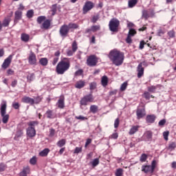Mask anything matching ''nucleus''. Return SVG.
I'll list each match as a JSON object with an SVG mask.
<instances>
[{"label":"nucleus","instance_id":"1","mask_svg":"<svg viewBox=\"0 0 176 176\" xmlns=\"http://www.w3.org/2000/svg\"><path fill=\"white\" fill-rule=\"evenodd\" d=\"M109 58L111 63L116 67H120L124 61V53L114 49L110 51Z\"/></svg>","mask_w":176,"mask_h":176},{"label":"nucleus","instance_id":"2","mask_svg":"<svg viewBox=\"0 0 176 176\" xmlns=\"http://www.w3.org/2000/svg\"><path fill=\"white\" fill-rule=\"evenodd\" d=\"M71 67V61L69 58H63L56 67V72L58 75H64Z\"/></svg>","mask_w":176,"mask_h":176},{"label":"nucleus","instance_id":"3","mask_svg":"<svg viewBox=\"0 0 176 176\" xmlns=\"http://www.w3.org/2000/svg\"><path fill=\"white\" fill-rule=\"evenodd\" d=\"M39 125V121H30L28 122L29 126L26 129V134L29 138H34L36 135V130H35V126Z\"/></svg>","mask_w":176,"mask_h":176},{"label":"nucleus","instance_id":"4","mask_svg":"<svg viewBox=\"0 0 176 176\" xmlns=\"http://www.w3.org/2000/svg\"><path fill=\"white\" fill-rule=\"evenodd\" d=\"M8 108V104L6 103V101L3 100V102L1 104L0 108V113L1 116L2 118V122L4 123V124H6L8 122H9V114H6V109Z\"/></svg>","mask_w":176,"mask_h":176},{"label":"nucleus","instance_id":"5","mask_svg":"<svg viewBox=\"0 0 176 176\" xmlns=\"http://www.w3.org/2000/svg\"><path fill=\"white\" fill-rule=\"evenodd\" d=\"M120 21L116 18H113L109 23V28L111 32H118Z\"/></svg>","mask_w":176,"mask_h":176},{"label":"nucleus","instance_id":"6","mask_svg":"<svg viewBox=\"0 0 176 176\" xmlns=\"http://www.w3.org/2000/svg\"><path fill=\"white\" fill-rule=\"evenodd\" d=\"M155 168H156V160H153L151 165H142V171L145 173V174H153L155 172Z\"/></svg>","mask_w":176,"mask_h":176},{"label":"nucleus","instance_id":"7","mask_svg":"<svg viewBox=\"0 0 176 176\" xmlns=\"http://www.w3.org/2000/svg\"><path fill=\"white\" fill-rule=\"evenodd\" d=\"M89 102H94V96L91 94L82 97L80 100V107H86L89 104Z\"/></svg>","mask_w":176,"mask_h":176},{"label":"nucleus","instance_id":"8","mask_svg":"<svg viewBox=\"0 0 176 176\" xmlns=\"http://www.w3.org/2000/svg\"><path fill=\"white\" fill-rule=\"evenodd\" d=\"M86 64L88 67H96L98 64V58L96 55H90L87 58Z\"/></svg>","mask_w":176,"mask_h":176},{"label":"nucleus","instance_id":"9","mask_svg":"<svg viewBox=\"0 0 176 176\" xmlns=\"http://www.w3.org/2000/svg\"><path fill=\"white\" fill-rule=\"evenodd\" d=\"M59 34L62 38H67L68 34H69V27H68V25L64 24L60 26Z\"/></svg>","mask_w":176,"mask_h":176},{"label":"nucleus","instance_id":"10","mask_svg":"<svg viewBox=\"0 0 176 176\" xmlns=\"http://www.w3.org/2000/svg\"><path fill=\"white\" fill-rule=\"evenodd\" d=\"M94 8V3L91 1H86L82 7V14H87L91 9Z\"/></svg>","mask_w":176,"mask_h":176},{"label":"nucleus","instance_id":"11","mask_svg":"<svg viewBox=\"0 0 176 176\" xmlns=\"http://www.w3.org/2000/svg\"><path fill=\"white\" fill-rule=\"evenodd\" d=\"M13 58L12 55H10L7 58H6L1 65V68L3 69H8L9 67H10V64L12 63V60Z\"/></svg>","mask_w":176,"mask_h":176},{"label":"nucleus","instance_id":"12","mask_svg":"<svg viewBox=\"0 0 176 176\" xmlns=\"http://www.w3.org/2000/svg\"><path fill=\"white\" fill-rule=\"evenodd\" d=\"M36 60V55L35 53L32 52V51L30 52V54L28 56V63L30 65H36L37 63Z\"/></svg>","mask_w":176,"mask_h":176},{"label":"nucleus","instance_id":"13","mask_svg":"<svg viewBox=\"0 0 176 176\" xmlns=\"http://www.w3.org/2000/svg\"><path fill=\"white\" fill-rule=\"evenodd\" d=\"M155 16V12L152 10L149 14V12L146 10H143L142 12V19L144 20H148L149 17H153Z\"/></svg>","mask_w":176,"mask_h":176},{"label":"nucleus","instance_id":"14","mask_svg":"<svg viewBox=\"0 0 176 176\" xmlns=\"http://www.w3.org/2000/svg\"><path fill=\"white\" fill-rule=\"evenodd\" d=\"M144 64H145V62H142L140 63L137 67V72H138V78L140 79L141 78H142V76H144V67H142V65H144Z\"/></svg>","mask_w":176,"mask_h":176},{"label":"nucleus","instance_id":"15","mask_svg":"<svg viewBox=\"0 0 176 176\" xmlns=\"http://www.w3.org/2000/svg\"><path fill=\"white\" fill-rule=\"evenodd\" d=\"M146 115V113L145 111V108H138L136 110V116L137 119L140 120V119H142L144 116Z\"/></svg>","mask_w":176,"mask_h":176},{"label":"nucleus","instance_id":"16","mask_svg":"<svg viewBox=\"0 0 176 176\" xmlns=\"http://www.w3.org/2000/svg\"><path fill=\"white\" fill-rule=\"evenodd\" d=\"M64 101H65V98L64 97V95H61L57 102L58 107H59L60 109H64V107H65V103Z\"/></svg>","mask_w":176,"mask_h":176},{"label":"nucleus","instance_id":"17","mask_svg":"<svg viewBox=\"0 0 176 176\" xmlns=\"http://www.w3.org/2000/svg\"><path fill=\"white\" fill-rule=\"evenodd\" d=\"M44 118H47V119H55L56 114L53 112V110L48 109L44 114Z\"/></svg>","mask_w":176,"mask_h":176},{"label":"nucleus","instance_id":"18","mask_svg":"<svg viewBox=\"0 0 176 176\" xmlns=\"http://www.w3.org/2000/svg\"><path fill=\"white\" fill-rule=\"evenodd\" d=\"M52 25V20L46 19L41 25V30H49Z\"/></svg>","mask_w":176,"mask_h":176},{"label":"nucleus","instance_id":"19","mask_svg":"<svg viewBox=\"0 0 176 176\" xmlns=\"http://www.w3.org/2000/svg\"><path fill=\"white\" fill-rule=\"evenodd\" d=\"M21 102L24 104H30V105H34V98L28 97V96H23L21 99Z\"/></svg>","mask_w":176,"mask_h":176},{"label":"nucleus","instance_id":"20","mask_svg":"<svg viewBox=\"0 0 176 176\" xmlns=\"http://www.w3.org/2000/svg\"><path fill=\"white\" fill-rule=\"evenodd\" d=\"M23 17V11L16 10L14 13V23H19V20H21Z\"/></svg>","mask_w":176,"mask_h":176},{"label":"nucleus","instance_id":"21","mask_svg":"<svg viewBox=\"0 0 176 176\" xmlns=\"http://www.w3.org/2000/svg\"><path fill=\"white\" fill-rule=\"evenodd\" d=\"M30 173H31L30 166H24L22 171L19 173V176H27L28 174H30Z\"/></svg>","mask_w":176,"mask_h":176},{"label":"nucleus","instance_id":"22","mask_svg":"<svg viewBox=\"0 0 176 176\" xmlns=\"http://www.w3.org/2000/svg\"><path fill=\"white\" fill-rule=\"evenodd\" d=\"M85 86H86V82L83 80H80L75 84L76 89H83Z\"/></svg>","mask_w":176,"mask_h":176},{"label":"nucleus","instance_id":"23","mask_svg":"<svg viewBox=\"0 0 176 176\" xmlns=\"http://www.w3.org/2000/svg\"><path fill=\"white\" fill-rule=\"evenodd\" d=\"M30 34L26 33H22L21 34V41H22V42H25V43H27L30 42Z\"/></svg>","mask_w":176,"mask_h":176},{"label":"nucleus","instance_id":"24","mask_svg":"<svg viewBox=\"0 0 176 176\" xmlns=\"http://www.w3.org/2000/svg\"><path fill=\"white\" fill-rule=\"evenodd\" d=\"M155 120H156V116L155 115H147L146 118V122L147 123H155Z\"/></svg>","mask_w":176,"mask_h":176},{"label":"nucleus","instance_id":"25","mask_svg":"<svg viewBox=\"0 0 176 176\" xmlns=\"http://www.w3.org/2000/svg\"><path fill=\"white\" fill-rule=\"evenodd\" d=\"M153 135V133H152L151 131H146L144 134V137L146 139V141H151Z\"/></svg>","mask_w":176,"mask_h":176},{"label":"nucleus","instance_id":"26","mask_svg":"<svg viewBox=\"0 0 176 176\" xmlns=\"http://www.w3.org/2000/svg\"><path fill=\"white\" fill-rule=\"evenodd\" d=\"M139 129H140V126L138 125L132 126L129 132V135H133L135 134V133L138 131Z\"/></svg>","mask_w":176,"mask_h":176},{"label":"nucleus","instance_id":"27","mask_svg":"<svg viewBox=\"0 0 176 176\" xmlns=\"http://www.w3.org/2000/svg\"><path fill=\"white\" fill-rule=\"evenodd\" d=\"M10 21H12V18L10 16H8L5 18L3 21L2 26L3 27H9V24H10Z\"/></svg>","mask_w":176,"mask_h":176},{"label":"nucleus","instance_id":"28","mask_svg":"<svg viewBox=\"0 0 176 176\" xmlns=\"http://www.w3.org/2000/svg\"><path fill=\"white\" fill-rule=\"evenodd\" d=\"M38 63L42 67H46L49 64V60H47V58H41Z\"/></svg>","mask_w":176,"mask_h":176},{"label":"nucleus","instance_id":"29","mask_svg":"<svg viewBox=\"0 0 176 176\" xmlns=\"http://www.w3.org/2000/svg\"><path fill=\"white\" fill-rule=\"evenodd\" d=\"M89 111L91 113H97V112H98V106L96 104H91L89 107Z\"/></svg>","mask_w":176,"mask_h":176},{"label":"nucleus","instance_id":"30","mask_svg":"<svg viewBox=\"0 0 176 176\" xmlns=\"http://www.w3.org/2000/svg\"><path fill=\"white\" fill-rule=\"evenodd\" d=\"M23 134H24V132H23V129L18 128L14 139L17 140V138H20V137H23Z\"/></svg>","mask_w":176,"mask_h":176},{"label":"nucleus","instance_id":"31","mask_svg":"<svg viewBox=\"0 0 176 176\" xmlns=\"http://www.w3.org/2000/svg\"><path fill=\"white\" fill-rule=\"evenodd\" d=\"M101 85L103 87H107V86H108V77L107 76H103L102 77Z\"/></svg>","mask_w":176,"mask_h":176},{"label":"nucleus","instance_id":"32","mask_svg":"<svg viewBox=\"0 0 176 176\" xmlns=\"http://www.w3.org/2000/svg\"><path fill=\"white\" fill-rule=\"evenodd\" d=\"M176 148V143L175 142H170L167 147L168 151L170 152L174 151Z\"/></svg>","mask_w":176,"mask_h":176},{"label":"nucleus","instance_id":"33","mask_svg":"<svg viewBox=\"0 0 176 176\" xmlns=\"http://www.w3.org/2000/svg\"><path fill=\"white\" fill-rule=\"evenodd\" d=\"M65 144H67V140L65 139H62L57 142L56 145L59 148H63Z\"/></svg>","mask_w":176,"mask_h":176},{"label":"nucleus","instance_id":"34","mask_svg":"<svg viewBox=\"0 0 176 176\" xmlns=\"http://www.w3.org/2000/svg\"><path fill=\"white\" fill-rule=\"evenodd\" d=\"M67 26L69 27V30H78L79 28V25L74 23H69Z\"/></svg>","mask_w":176,"mask_h":176},{"label":"nucleus","instance_id":"35","mask_svg":"<svg viewBox=\"0 0 176 176\" xmlns=\"http://www.w3.org/2000/svg\"><path fill=\"white\" fill-rule=\"evenodd\" d=\"M138 3V0H129L128 6L129 8H134Z\"/></svg>","mask_w":176,"mask_h":176},{"label":"nucleus","instance_id":"36","mask_svg":"<svg viewBox=\"0 0 176 176\" xmlns=\"http://www.w3.org/2000/svg\"><path fill=\"white\" fill-rule=\"evenodd\" d=\"M49 152H50V150L49 148H45L44 150L39 153V155L42 156L43 157L45 156H47Z\"/></svg>","mask_w":176,"mask_h":176},{"label":"nucleus","instance_id":"37","mask_svg":"<svg viewBox=\"0 0 176 176\" xmlns=\"http://www.w3.org/2000/svg\"><path fill=\"white\" fill-rule=\"evenodd\" d=\"M27 79H28V82L29 83H31V82H32V80L35 79V74L34 73L30 74L29 75H28Z\"/></svg>","mask_w":176,"mask_h":176},{"label":"nucleus","instance_id":"38","mask_svg":"<svg viewBox=\"0 0 176 176\" xmlns=\"http://www.w3.org/2000/svg\"><path fill=\"white\" fill-rule=\"evenodd\" d=\"M52 16H54L57 13V4H53L51 7Z\"/></svg>","mask_w":176,"mask_h":176},{"label":"nucleus","instance_id":"39","mask_svg":"<svg viewBox=\"0 0 176 176\" xmlns=\"http://www.w3.org/2000/svg\"><path fill=\"white\" fill-rule=\"evenodd\" d=\"M92 166L97 167L100 164V159L96 158L92 162H90Z\"/></svg>","mask_w":176,"mask_h":176},{"label":"nucleus","instance_id":"40","mask_svg":"<svg viewBox=\"0 0 176 176\" xmlns=\"http://www.w3.org/2000/svg\"><path fill=\"white\" fill-rule=\"evenodd\" d=\"M91 28L92 32H97V31H100V30H101V26L100 25H92Z\"/></svg>","mask_w":176,"mask_h":176},{"label":"nucleus","instance_id":"41","mask_svg":"<svg viewBox=\"0 0 176 176\" xmlns=\"http://www.w3.org/2000/svg\"><path fill=\"white\" fill-rule=\"evenodd\" d=\"M148 159V155L145 153H142L140 156V161L142 163H144V162H146V160Z\"/></svg>","mask_w":176,"mask_h":176},{"label":"nucleus","instance_id":"42","mask_svg":"<svg viewBox=\"0 0 176 176\" xmlns=\"http://www.w3.org/2000/svg\"><path fill=\"white\" fill-rule=\"evenodd\" d=\"M26 17H28V19H32V17H34V10H28Z\"/></svg>","mask_w":176,"mask_h":176},{"label":"nucleus","instance_id":"43","mask_svg":"<svg viewBox=\"0 0 176 176\" xmlns=\"http://www.w3.org/2000/svg\"><path fill=\"white\" fill-rule=\"evenodd\" d=\"M46 20V16H40L37 17L36 21L38 24H42L43 21H45Z\"/></svg>","mask_w":176,"mask_h":176},{"label":"nucleus","instance_id":"44","mask_svg":"<svg viewBox=\"0 0 176 176\" xmlns=\"http://www.w3.org/2000/svg\"><path fill=\"white\" fill-rule=\"evenodd\" d=\"M147 89L149 93H156V89H157V87L152 85V86L148 87Z\"/></svg>","mask_w":176,"mask_h":176},{"label":"nucleus","instance_id":"45","mask_svg":"<svg viewBox=\"0 0 176 176\" xmlns=\"http://www.w3.org/2000/svg\"><path fill=\"white\" fill-rule=\"evenodd\" d=\"M72 50H73V52H76V50H78V43L76 42V41H74L72 44Z\"/></svg>","mask_w":176,"mask_h":176},{"label":"nucleus","instance_id":"46","mask_svg":"<svg viewBox=\"0 0 176 176\" xmlns=\"http://www.w3.org/2000/svg\"><path fill=\"white\" fill-rule=\"evenodd\" d=\"M128 83L127 82H123L122 85H121V87H120V91H124V90H126L127 89V86H128Z\"/></svg>","mask_w":176,"mask_h":176},{"label":"nucleus","instance_id":"47","mask_svg":"<svg viewBox=\"0 0 176 176\" xmlns=\"http://www.w3.org/2000/svg\"><path fill=\"white\" fill-rule=\"evenodd\" d=\"M56 135V129L51 128L50 129V134H49V137L50 138H53V137Z\"/></svg>","mask_w":176,"mask_h":176},{"label":"nucleus","instance_id":"48","mask_svg":"<svg viewBox=\"0 0 176 176\" xmlns=\"http://www.w3.org/2000/svg\"><path fill=\"white\" fill-rule=\"evenodd\" d=\"M8 168V166L3 163H0V173L5 171Z\"/></svg>","mask_w":176,"mask_h":176},{"label":"nucleus","instance_id":"49","mask_svg":"<svg viewBox=\"0 0 176 176\" xmlns=\"http://www.w3.org/2000/svg\"><path fill=\"white\" fill-rule=\"evenodd\" d=\"M41 101H42V97L36 96L34 99V104H39L41 102Z\"/></svg>","mask_w":176,"mask_h":176},{"label":"nucleus","instance_id":"50","mask_svg":"<svg viewBox=\"0 0 176 176\" xmlns=\"http://www.w3.org/2000/svg\"><path fill=\"white\" fill-rule=\"evenodd\" d=\"M137 34V31H135V30L131 28L129 30L128 36H134V35H135Z\"/></svg>","mask_w":176,"mask_h":176},{"label":"nucleus","instance_id":"51","mask_svg":"<svg viewBox=\"0 0 176 176\" xmlns=\"http://www.w3.org/2000/svg\"><path fill=\"white\" fill-rule=\"evenodd\" d=\"M170 135V132L168 131H164L163 133V137L165 141H168V135Z\"/></svg>","mask_w":176,"mask_h":176},{"label":"nucleus","instance_id":"52","mask_svg":"<svg viewBox=\"0 0 176 176\" xmlns=\"http://www.w3.org/2000/svg\"><path fill=\"white\" fill-rule=\"evenodd\" d=\"M116 176H122L123 175V170L122 168H118L116 171Z\"/></svg>","mask_w":176,"mask_h":176},{"label":"nucleus","instance_id":"53","mask_svg":"<svg viewBox=\"0 0 176 176\" xmlns=\"http://www.w3.org/2000/svg\"><path fill=\"white\" fill-rule=\"evenodd\" d=\"M96 87H97V83L94 82L89 84L90 90H96Z\"/></svg>","mask_w":176,"mask_h":176},{"label":"nucleus","instance_id":"54","mask_svg":"<svg viewBox=\"0 0 176 176\" xmlns=\"http://www.w3.org/2000/svg\"><path fill=\"white\" fill-rule=\"evenodd\" d=\"M30 164H32V166H35V164H36V157L35 156L32 157L30 160Z\"/></svg>","mask_w":176,"mask_h":176},{"label":"nucleus","instance_id":"55","mask_svg":"<svg viewBox=\"0 0 176 176\" xmlns=\"http://www.w3.org/2000/svg\"><path fill=\"white\" fill-rule=\"evenodd\" d=\"M75 76H80L82 75H83V69H80L78 70H77L75 74H74Z\"/></svg>","mask_w":176,"mask_h":176},{"label":"nucleus","instance_id":"56","mask_svg":"<svg viewBox=\"0 0 176 176\" xmlns=\"http://www.w3.org/2000/svg\"><path fill=\"white\" fill-rule=\"evenodd\" d=\"M143 96L144 97V98H146V100H150L151 99V94L148 91H145L143 94Z\"/></svg>","mask_w":176,"mask_h":176},{"label":"nucleus","instance_id":"57","mask_svg":"<svg viewBox=\"0 0 176 176\" xmlns=\"http://www.w3.org/2000/svg\"><path fill=\"white\" fill-rule=\"evenodd\" d=\"M168 35L169 38H175V32L174 30H170L168 32Z\"/></svg>","mask_w":176,"mask_h":176},{"label":"nucleus","instance_id":"58","mask_svg":"<svg viewBox=\"0 0 176 176\" xmlns=\"http://www.w3.org/2000/svg\"><path fill=\"white\" fill-rule=\"evenodd\" d=\"M12 107L14 109H20V104L17 102H13Z\"/></svg>","mask_w":176,"mask_h":176},{"label":"nucleus","instance_id":"59","mask_svg":"<svg viewBox=\"0 0 176 176\" xmlns=\"http://www.w3.org/2000/svg\"><path fill=\"white\" fill-rule=\"evenodd\" d=\"M98 19H100V15H95L92 17L91 19V23H97V21H98Z\"/></svg>","mask_w":176,"mask_h":176},{"label":"nucleus","instance_id":"60","mask_svg":"<svg viewBox=\"0 0 176 176\" xmlns=\"http://www.w3.org/2000/svg\"><path fill=\"white\" fill-rule=\"evenodd\" d=\"M120 123V120H119V118H116V120L114 121L115 129H118L119 127Z\"/></svg>","mask_w":176,"mask_h":176},{"label":"nucleus","instance_id":"61","mask_svg":"<svg viewBox=\"0 0 176 176\" xmlns=\"http://www.w3.org/2000/svg\"><path fill=\"white\" fill-rule=\"evenodd\" d=\"M164 34H166V32L162 29H159L157 33L158 36H162V35H164Z\"/></svg>","mask_w":176,"mask_h":176},{"label":"nucleus","instance_id":"62","mask_svg":"<svg viewBox=\"0 0 176 176\" xmlns=\"http://www.w3.org/2000/svg\"><path fill=\"white\" fill-rule=\"evenodd\" d=\"M126 42L129 45H131V43H133V39L131 38V36H129V35L127 36L126 38Z\"/></svg>","mask_w":176,"mask_h":176},{"label":"nucleus","instance_id":"63","mask_svg":"<svg viewBox=\"0 0 176 176\" xmlns=\"http://www.w3.org/2000/svg\"><path fill=\"white\" fill-rule=\"evenodd\" d=\"M78 120H87V117L82 116H76L75 117Z\"/></svg>","mask_w":176,"mask_h":176},{"label":"nucleus","instance_id":"64","mask_svg":"<svg viewBox=\"0 0 176 176\" xmlns=\"http://www.w3.org/2000/svg\"><path fill=\"white\" fill-rule=\"evenodd\" d=\"M166 119H163V120H161L159 122H158V125L159 126H164L166 124Z\"/></svg>","mask_w":176,"mask_h":176}]
</instances>
